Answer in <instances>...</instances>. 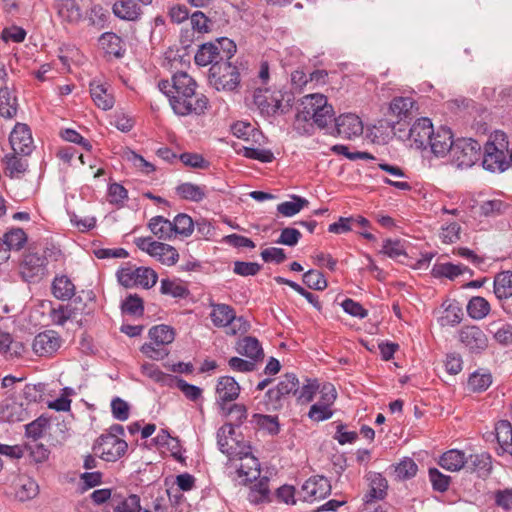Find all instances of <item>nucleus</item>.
I'll return each mask as SVG.
<instances>
[{
	"mask_svg": "<svg viewBox=\"0 0 512 512\" xmlns=\"http://www.w3.org/2000/svg\"><path fill=\"white\" fill-rule=\"evenodd\" d=\"M196 82L186 72H177L172 77V82L162 80L158 87L168 98L173 111L186 116L194 113L200 115L207 108L208 100L205 96L196 95Z\"/></svg>",
	"mask_w": 512,
	"mask_h": 512,
	"instance_id": "1",
	"label": "nucleus"
},
{
	"mask_svg": "<svg viewBox=\"0 0 512 512\" xmlns=\"http://www.w3.org/2000/svg\"><path fill=\"white\" fill-rule=\"evenodd\" d=\"M510 164L507 136L503 131H494L485 143L482 166L491 172H503Z\"/></svg>",
	"mask_w": 512,
	"mask_h": 512,
	"instance_id": "2",
	"label": "nucleus"
},
{
	"mask_svg": "<svg viewBox=\"0 0 512 512\" xmlns=\"http://www.w3.org/2000/svg\"><path fill=\"white\" fill-rule=\"evenodd\" d=\"M481 156V145L474 139L462 138L454 142L451 163L460 169L472 167Z\"/></svg>",
	"mask_w": 512,
	"mask_h": 512,
	"instance_id": "3",
	"label": "nucleus"
},
{
	"mask_svg": "<svg viewBox=\"0 0 512 512\" xmlns=\"http://www.w3.org/2000/svg\"><path fill=\"white\" fill-rule=\"evenodd\" d=\"M209 82L218 91H233L240 83V75L236 66L224 61L210 67Z\"/></svg>",
	"mask_w": 512,
	"mask_h": 512,
	"instance_id": "4",
	"label": "nucleus"
},
{
	"mask_svg": "<svg viewBox=\"0 0 512 512\" xmlns=\"http://www.w3.org/2000/svg\"><path fill=\"white\" fill-rule=\"evenodd\" d=\"M118 281L126 288L141 286L145 289L153 287L158 279L157 273L147 267L122 268L117 273Z\"/></svg>",
	"mask_w": 512,
	"mask_h": 512,
	"instance_id": "5",
	"label": "nucleus"
},
{
	"mask_svg": "<svg viewBox=\"0 0 512 512\" xmlns=\"http://www.w3.org/2000/svg\"><path fill=\"white\" fill-rule=\"evenodd\" d=\"M235 430L231 423L224 424L217 431V444L220 451L225 454L230 461H233L239 455H245L248 451V444L234 437Z\"/></svg>",
	"mask_w": 512,
	"mask_h": 512,
	"instance_id": "6",
	"label": "nucleus"
},
{
	"mask_svg": "<svg viewBox=\"0 0 512 512\" xmlns=\"http://www.w3.org/2000/svg\"><path fill=\"white\" fill-rule=\"evenodd\" d=\"M254 104L264 116L270 117L277 113H286L289 108V100L286 104L282 103V95L278 93H270L267 89H256L253 95Z\"/></svg>",
	"mask_w": 512,
	"mask_h": 512,
	"instance_id": "7",
	"label": "nucleus"
},
{
	"mask_svg": "<svg viewBox=\"0 0 512 512\" xmlns=\"http://www.w3.org/2000/svg\"><path fill=\"white\" fill-rule=\"evenodd\" d=\"M126 441L113 436L101 435L93 445L95 455L107 462H115L127 451Z\"/></svg>",
	"mask_w": 512,
	"mask_h": 512,
	"instance_id": "8",
	"label": "nucleus"
},
{
	"mask_svg": "<svg viewBox=\"0 0 512 512\" xmlns=\"http://www.w3.org/2000/svg\"><path fill=\"white\" fill-rule=\"evenodd\" d=\"M85 304L81 298H76L66 305H59L50 311L53 324L63 326L67 321H79L78 316L83 313Z\"/></svg>",
	"mask_w": 512,
	"mask_h": 512,
	"instance_id": "9",
	"label": "nucleus"
},
{
	"mask_svg": "<svg viewBox=\"0 0 512 512\" xmlns=\"http://www.w3.org/2000/svg\"><path fill=\"white\" fill-rule=\"evenodd\" d=\"M9 142L16 154L29 155L34 148L33 138L28 125L17 123L10 133Z\"/></svg>",
	"mask_w": 512,
	"mask_h": 512,
	"instance_id": "10",
	"label": "nucleus"
},
{
	"mask_svg": "<svg viewBox=\"0 0 512 512\" xmlns=\"http://www.w3.org/2000/svg\"><path fill=\"white\" fill-rule=\"evenodd\" d=\"M46 270V258L35 252H28L24 255L21 263V274L27 281L40 279Z\"/></svg>",
	"mask_w": 512,
	"mask_h": 512,
	"instance_id": "11",
	"label": "nucleus"
},
{
	"mask_svg": "<svg viewBox=\"0 0 512 512\" xmlns=\"http://www.w3.org/2000/svg\"><path fill=\"white\" fill-rule=\"evenodd\" d=\"M246 452L247 454L239 455L234 459L240 460V464L236 466V472L243 484L257 480L260 475V463L258 459L252 455L250 446H248V451Z\"/></svg>",
	"mask_w": 512,
	"mask_h": 512,
	"instance_id": "12",
	"label": "nucleus"
},
{
	"mask_svg": "<svg viewBox=\"0 0 512 512\" xmlns=\"http://www.w3.org/2000/svg\"><path fill=\"white\" fill-rule=\"evenodd\" d=\"M302 492L305 501L321 500L331 493V484L323 476H313L303 484Z\"/></svg>",
	"mask_w": 512,
	"mask_h": 512,
	"instance_id": "13",
	"label": "nucleus"
},
{
	"mask_svg": "<svg viewBox=\"0 0 512 512\" xmlns=\"http://www.w3.org/2000/svg\"><path fill=\"white\" fill-rule=\"evenodd\" d=\"M337 134L345 139L359 137L363 133L361 119L352 113L342 114L335 119Z\"/></svg>",
	"mask_w": 512,
	"mask_h": 512,
	"instance_id": "14",
	"label": "nucleus"
},
{
	"mask_svg": "<svg viewBox=\"0 0 512 512\" xmlns=\"http://www.w3.org/2000/svg\"><path fill=\"white\" fill-rule=\"evenodd\" d=\"M460 341L471 351L481 352L486 349L488 339L485 333L477 326H465L459 333Z\"/></svg>",
	"mask_w": 512,
	"mask_h": 512,
	"instance_id": "15",
	"label": "nucleus"
},
{
	"mask_svg": "<svg viewBox=\"0 0 512 512\" xmlns=\"http://www.w3.org/2000/svg\"><path fill=\"white\" fill-rule=\"evenodd\" d=\"M61 346V338L54 331L39 333L33 340V351L39 356H49L55 353Z\"/></svg>",
	"mask_w": 512,
	"mask_h": 512,
	"instance_id": "16",
	"label": "nucleus"
},
{
	"mask_svg": "<svg viewBox=\"0 0 512 512\" xmlns=\"http://www.w3.org/2000/svg\"><path fill=\"white\" fill-rule=\"evenodd\" d=\"M454 142L455 141L452 140L451 130L446 127H441L437 132L432 131L428 145H430L431 151L435 156L443 157L446 153H451Z\"/></svg>",
	"mask_w": 512,
	"mask_h": 512,
	"instance_id": "17",
	"label": "nucleus"
},
{
	"mask_svg": "<svg viewBox=\"0 0 512 512\" xmlns=\"http://www.w3.org/2000/svg\"><path fill=\"white\" fill-rule=\"evenodd\" d=\"M433 125L430 119H418L410 128L409 139L417 149L426 148L431 138Z\"/></svg>",
	"mask_w": 512,
	"mask_h": 512,
	"instance_id": "18",
	"label": "nucleus"
},
{
	"mask_svg": "<svg viewBox=\"0 0 512 512\" xmlns=\"http://www.w3.org/2000/svg\"><path fill=\"white\" fill-rule=\"evenodd\" d=\"M194 61L198 66H213L223 61V55L220 53V45L214 42L202 44L195 54Z\"/></svg>",
	"mask_w": 512,
	"mask_h": 512,
	"instance_id": "19",
	"label": "nucleus"
},
{
	"mask_svg": "<svg viewBox=\"0 0 512 512\" xmlns=\"http://www.w3.org/2000/svg\"><path fill=\"white\" fill-rule=\"evenodd\" d=\"M328 103L326 96L322 94H309L302 98V110L298 113V119L309 121L311 118Z\"/></svg>",
	"mask_w": 512,
	"mask_h": 512,
	"instance_id": "20",
	"label": "nucleus"
},
{
	"mask_svg": "<svg viewBox=\"0 0 512 512\" xmlns=\"http://www.w3.org/2000/svg\"><path fill=\"white\" fill-rule=\"evenodd\" d=\"M367 480L369 489L364 496V502L368 504L375 500H382L386 496L388 487L386 479L380 473L371 472L368 474Z\"/></svg>",
	"mask_w": 512,
	"mask_h": 512,
	"instance_id": "21",
	"label": "nucleus"
},
{
	"mask_svg": "<svg viewBox=\"0 0 512 512\" xmlns=\"http://www.w3.org/2000/svg\"><path fill=\"white\" fill-rule=\"evenodd\" d=\"M496 439L499 444L497 450L499 455L508 454L512 456V425L507 420H501L495 427Z\"/></svg>",
	"mask_w": 512,
	"mask_h": 512,
	"instance_id": "22",
	"label": "nucleus"
},
{
	"mask_svg": "<svg viewBox=\"0 0 512 512\" xmlns=\"http://www.w3.org/2000/svg\"><path fill=\"white\" fill-rule=\"evenodd\" d=\"M416 102L412 97H395L390 103V112L399 121L406 120L414 116Z\"/></svg>",
	"mask_w": 512,
	"mask_h": 512,
	"instance_id": "23",
	"label": "nucleus"
},
{
	"mask_svg": "<svg viewBox=\"0 0 512 512\" xmlns=\"http://www.w3.org/2000/svg\"><path fill=\"white\" fill-rule=\"evenodd\" d=\"M239 392L240 386L233 377L224 376L218 380L216 387L218 401L222 403L233 401L239 396Z\"/></svg>",
	"mask_w": 512,
	"mask_h": 512,
	"instance_id": "24",
	"label": "nucleus"
},
{
	"mask_svg": "<svg viewBox=\"0 0 512 512\" xmlns=\"http://www.w3.org/2000/svg\"><path fill=\"white\" fill-rule=\"evenodd\" d=\"M55 8L59 17L68 23H78L82 12L75 0H55Z\"/></svg>",
	"mask_w": 512,
	"mask_h": 512,
	"instance_id": "25",
	"label": "nucleus"
},
{
	"mask_svg": "<svg viewBox=\"0 0 512 512\" xmlns=\"http://www.w3.org/2000/svg\"><path fill=\"white\" fill-rule=\"evenodd\" d=\"M465 467L476 472L479 477H487L492 470V460L488 453L471 454L467 457Z\"/></svg>",
	"mask_w": 512,
	"mask_h": 512,
	"instance_id": "26",
	"label": "nucleus"
},
{
	"mask_svg": "<svg viewBox=\"0 0 512 512\" xmlns=\"http://www.w3.org/2000/svg\"><path fill=\"white\" fill-rule=\"evenodd\" d=\"M112 509L114 512H140V497L136 494L124 497L115 492L112 497Z\"/></svg>",
	"mask_w": 512,
	"mask_h": 512,
	"instance_id": "27",
	"label": "nucleus"
},
{
	"mask_svg": "<svg viewBox=\"0 0 512 512\" xmlns=\"http://www.w3.org/2000/svg\"><path fill=\"white\" fill-rule=\"evenodd\" d=\"M236 350L239 354L253 361L262 359L264 356L260 342L255 337L251 336H246L239 340L236 345Z\"/></svg>",
	"mask_w": 512,
	"mask_h": 512,
	"instance_id": "28",
	"label": "nucleus"
},
{
	"mask_svg": "<svg viewBox=\"0 0 512 512\" xmlns=\"http://www.w3.org/2000/svg\"><path fill=\"white\" fill-rule=\"evenodd\" d=\"M112 10L116 17L128 21L137 20L141 14L135 0H119L113 4Z\"/></svg>",
	"mask_w": 512,
	"mask_h": 512,
	"instance_id": "29",
	"label": "nucleus"
},
{
	"mask_svg": "<svg viewBox=\"0 0 512 512\" xmlns=\"http://www.w3.org/2000/svg\"><path fill=\"white\" fill-rule=\"evenodd\" d=\"M299 381L294 374H286L277 386L268 391L271 399L280 400L282 397L290 393L296 394L298 392Z\"/></svg>",
	"mask_w": 512,
	"mask_h": 512,
	"instance_id": "30",
	"label": "nucleus"
},
{
	"mask_svg": "<svg viewBox=\"0 0 512 512\" xmlns=\"http://www.w3.org/2000/svg\"><path fill=\"white\" fill-rule=\"evenodd\" d=\"M379 168L381 170L387 172L390 175V177H392V178L384 177L383 178L384 183L389 184V185H391L397 189H400V190H404V191L411 190V185L407 181L396 180V179H400V178H406L404 171L399 166L390 165L387 163H380Z\"/></svg>",
	"mask_w": 512,
	"mask_h": 512,
	"instance_id": "31",
	"label": "nucleus"
},
{
	"mask_svg": "<svg viewBox=\"0 0 512 512\" xmlns=\"http://www.w3.org/2000/svg\"><path fill=\"white\" fill-rule=\"evenodd\" d=\"M467 457L463 451L451 449L445 452L439 460V465L448 471H459L465 467Z\"/></svg>",
	"mask_w": 512,
	"mask_h": 512,
	"instance_id": "32",
	"label": "nucleus"
},
{
	"mask_svg": "<svg viewBox=\"0 0 512 512\" xmlns=\"http://www.w3.org/2000/svg\"><path fill=\"white\" fill-rule=\"evenodd\" d=\"M90 93L95 105L103 110H109L114 105V97L103 84H90Z\"/></svg>",
	"mask_w": 512,
	"mask_h": 512,
	"instance_id": "33",
	"label": "nucleus"
},
{
	"mask_svg": "<svg viewBox=\"0 0 512 512\" xmlns=\"http://www.w3.org/2000/svg\"><path fill=\"white\" fill-rule=\"evenodd\" d=\"M39 488L37 483L26 476L18 478L15 486V496L20 501H27L37 496Z\"/></svg>",
	"mask_w": 512,
	"mask_h": 512,
	"instance_id": "34",
	"label": "nucleus"
},
{
	"mask_svg": "<svg viewBox=\"0 0 512 512\" xmlns=\"http://www.w3.org/2000/svg\"><path fill=\"white\" fill-rule=\"evenodd\" d=\"M52 294L59 300L71 299L75 294V285L67 276H57L52 283Z\"/></svg>",
	"mask_w": 512,
	"mask_h": 512,
	"instance_id": "35",
	"label": "nucleus"
},
{
	"mask_svg": "<svg viewBox=\"0 0 512 512\" xmlns=\"http://www.w3.org/2000/svg\"><path fill=\"white\" fill-rule=\"evenodd\" d=\"M494 294L499 300L512 296V271H502L495 276Z\"/></svg>",
	"mask_w": 512,
	"mask_h": 512,
	"instance_id": "36",
	"label": "nucleus"
},
{
	"mask_svg": "<svg viewBox=\"0 0 512 512\" xmlns=\"http://www.w3.org/2000/svg\"><path fill=\"white\" fill-rule=\"evenodd\" d=\"M248 500L253 504L270 502L269 479L263 477L250 487Z\"/></svg>",
	"mask_w": 512,
	"mask_h": 512,
	"instance_id": "37",
	"label": "nucleus"
},
{
	"mask_svg": "<svg viewBox=\"0 0 512 512\" xmlns=\"http://www.w3.org/2000/svg\"><path fill=\"white\" fill-rule=\"evenodd\" d=\"M212 311L210 313L213 324L217 327H224L234 317V309L227 304H212Z\"/></svg>",
	"mask_w": 512,
	"mask_h": 512,
	"instance_id": "38",
	"label": "nucleus"
},
{
	"mask_svg": "<svg viewBox=\"0 0 512 512\" xmlns=\"http://www.w3.org/2000/svg\"><path fill=\"white\" fill-rule=\"evenodd\" d=\"M148 228L159 239L167 240L171 239L173 236L171 221L163 216H155L151 218L148 223Z\"/></svg>",
	"mask_w": 512,
	"mask_h": 512,
	"instance_id": "39",
	"label": "nucleus"
},
{
	"mask_svg": "<svg viewBox=\"0 0 512 512\" xmlns=\"http://www.w3.org/2000/svg\"><path fill=\"white\" fill-rule=\"evenodd\" d=\"M150 342L156 346H165L174 341V330L167 325H157L149 330Z\"/></svg>",
	"mask_w": 512,
	"mask_h": 512,
	"instance_id": "40",
	"label": "nucleus"
},
{
	"mask_svg": "<svg viewBox=\"0 0 512 512\" xmlns=\"http://www.w3.org/2000/svg\"><path fill=\"white\" fill-rule=\"evenodd\" d=\"M5 173L11 178H19L27 170L26 160L18 158L15 154H7L3 158Z\"/></svg>",
	"mask_w": 512,
	"mask_h": 512,
	"instance_id": "41",
	"label": "nucleus"
},
{
	"mask_svg": "<svg viewBox=\"0 0 512 512\" xmlns=\"http://www.w3.org/2000/svg\"><path fill=\"white\" fill-rule=\"evenodd\" d=\"M490 309L489 302L480 296L472 297L467 304V313L475 320L485 318L489 314Z\"/></svg>",
	"mask_w": 512,
	"mask_h": 512,
	"instance_id": "42",
	"label": "nucleus"
},
{
	"mask_svg": "<svg viewBox=\"0 0 512 512\" xmlns=\"http://www.w3.org/2000/svg\"><path fill=\"white\" fill-rule=\"evenodd\" d=\"M464 270H466V267H463L462 265H456L450 262L436 263L431 270V274L435 278L446 277L453 280L461 275Z\"/></svg>",
	"mask_w": 512,
	"mask_h": 512,
	"instance_id": "43",
	"label": "nucleus"
},
{
	"mask_svg": "<svg viewBox=\"0 0 512 512\" xmlns=\"http://www.w3.org/2000/svg\"><path fill=\"white\" fill-rule=\"evenodd\" d=\"M17 100L14 95L7 89H0V115L11 119L17 113Z\"/></svg>",
	"mask_w": 512,
	"mask_h": 512,
	"instance_id": "44",
	"label": "nucleus"
},
{
	"mask_svg": "<svg viewBox=\"0 0 512 512\" xmlns=\"http://www.w3.org/2000/svg\"><path fill=\"white\" fill-rule=\"evenodd\" d=\"M292 201H286L278 204L277 211L285 217H292L298 214L304 207H307L309 201L303 197L292 195Z\"/></svg>",
	"mask_w": 512,
	"mask_h": 512,
	"instance_id": "45",
	"label": "nucleus"
},
{
	"mask_svg": "<svg viewBox=\"0 0 512 512\" xmlns=\"http://www.w3.org/2000/svg\"><path fill=\"white\" fill-rule=\"evenodd\" d=\"M176 191L181 198L194 202H199L206 196L205 187L188 182L177 186Z\"/></svg>",
	"mask_w": 512,
	"mask_h": 512,
	"instance_id": "46",
	"label": "nucleus"
},
{
	"mask_svg": "<svg viewBox=\"0 0 512 512\" xmlns=\"http://www.w3.org/2000/svg\"><path fill=\"white\" fill-rule=\"evenodd\" d=\"M152 257L156 258L164 265L172 266L178 261L179 254L173 246L159 242L157 249L153 253Z\"/></svg>",
	"mask_w": 512,
	"mask_h": 512,
	"instance_id": "47",
	"label": "nucleus"
},
{
	"mask_svg": "<svg viewBox=\"0 0 512 512\" xmlns=\"http://www.w3.org/2000/svg\"><path fill=\"white\" fill-rule=\"evenodd\" d=\"M492 384V376L487 371H476L468 379V386L473 392L487 390Z\"/></svg>",
	"mask_w": 512,
	"mask_h": 512,
	"instance_id": "48",
	"label": "nucleus"
},
{
	"mask_svg": "<svg viewBox=\"0 0 512 512\" xmlns=\"http://www.w3.org/2000/svg\"><path fill=\"white\" fill-rule=\"evenodd\" d=\"M23 350L22 343L13 341L9 333L0 331V353L13 357L21 355Z\"/></svg>",
	"mask_w": 512,
	"mask_h": 512,
	"instance_id": "49",
	"label": "nucleus"
},
{
	"mask_svg": "<svg viewBox=\"0 0 512 512\" xmlns=\"http://www.w3.org/2000/svg\"><path fill=\"white\" fill-rule=\"evenodd\" d=\"M142 372L145 376L151 378L153 381L157 383H161L162 385L172 386L176 377L165 374L154 364H144L142 365Z\"/></svg>",
	"mask_w": 512,
	"mask_h": 512,
	"instance_id": "50",
	"label": "nucleus"
},
{
	"mask_svg": "<svg viewBox=\"0 0 512 512\" xmlns=\"http://www.w3.org/2000/svg\"><path fill=\"white\" fill-rule=\"evenodd\" d=\"M173 235L179 234L188 237L193 232L194 223L190 216L187 214H178L173 221H171Z\"/></svg>",
	"mask_w": 512,
	"mask_h": 512,
	"instance_id": "51",
	"label": "nucleus"
},
{
	"mask_svg": "<svg viewBox=\"0 0 512 512\" xmlns=\"http://www.w3.org/2000/svg\"><path fill=\"white\" fill-rule=\"evenodd\" d=\"M26 241L25 232L20 229H12L4 235V239L2 242L5 244L6 249H8V253L10 254L11 249H20Z\"/></svg>",
	"mask_w": 512,
	"mask_h": 512,
	"instance_id": "52",
	"label": "nucleus"
},
{
	"mask_svg": "<svg viewBox=\"0 0 512 512\" xmlns=\"http://www.w3.org/2000/svg\"><path fill=\"white\" fill-rule=\"evenodd\" d=\"M462 320V310L459 306L449 304L439 318L441 326H455Z\"/></svg>",
	"mask_w": 512,
	"mask_h": 512,
	"instance_id": "53",
	"label": "nucleus"
},
{
	"mask_svg": "<svg viewBox=\"0 0 512 512\" xmlns=\"http://www.w3.org/2000/svg\"><path fill=\"white\" fill-rule=\"evenodd\" d=\"M100 43L107 53L113 54L116 57H121V38L115 33L107 32L100 37Z\"/></svg>",
	"mask_w": 512,
	"mask_h": 512,
	"instance_id": "54",
	"label": "nucleus"
},
{
	"mask_svg": "<svg viewBox=\"0 0 512 512\" xmlns=\"http://www.w3.org/2000/svg\"><path fill=\"white\" fill-rule=\"evenodd\" d=\"M303 282L310 289L324 290L327 287V281L323 274L317 270H309L303 275Z\"/></svg>",
	"mask_w": 512,
	"mask_h": 512,
	"instance_id": "55",
	"label": "nucleus"
},
{
	"mask_svg": "<svg viewBox=\"0 0 512 512\" xmlns=\"http://www.w3.org/2000/svg\"><path fill=\"white\" fill-rule=\"evenodd\" d=\"M122 310L130 315L141 316L144 311L143 301L137 295H129L122 304Z\"/></svg>",
	"mask_w": 512,
	"mask_h": 512,
	"instance_id": "56",
	"label": "nucleus"
},
{
	"mask_svg": "<svg viewBox=\"0 0 512 512\" xmlns=\"http://www.w3.org/2000/svg\"><path fill=\"white\" fill-rule=\"evenodd\" d=\"M417 465L412 459H404L395 467L396 477L404 480L416 475Z\"/></svg>",
	"mask_w": 512,
	"mask_h": 512,
	"instance_id": "57",
	"label": "nucleus"
},
{
	"mask_svg": "<svg viewBox=\"0 0 512 512\" xmlns=\"http://www.w3.org/2000/svg\"><path fill=\"white\" fill-rule=\"evenodd\" d=\"M47 425V419L42 417L37 418L25 426L26 436L34 441L38 440L43 435Z\"/></svg>",
	"mask_w": 512,
	"mask_h": 512,
	"instance_id": "58",
	"label": "nucleus"
},
{
	"mask_svg": "<svg viewBox=\"0 0 512 512\" xmlns=\"http://www.w3.org/2000/svg\"><path fill=\"white\" fill-rule=\"evenodd\" d=\"M243 155L249 159L259 160L263 163L272 162L274 155L270 150L254 147H243Z\"/></svg>",
	"mask_w": 512,
	"mask_h": 512,
	"instance_id": "59",
	"label": "nucleus"
},
{
	"mask_svg": "<svg viewBox=\"0 0 512 512\" xmlns=\"http://www.w3.org/2000/svg\"><path fill=\"white\" fill-rule=\"evenodd\" d=\"M504 207L505 205L501 200H488L480 205L479 213L485 217H492L501 214Z\"/></svg>",
	"mask_w": 512,
	"mask_h": 512,
	"instance_id": "60",
	"label": "nucleus"
},
{
	"mask_svg": "<svg viewBox=\"0 0 512 512\" xmlns=\"http://www.w3.org/2000/svg\"><path fill=\"white\" fill-rule=\"evenodd\" d=\"M160 290L161 293L171 295L175 298H181L187 294V289L184 286L168 279L161 280Z\"/></svg>",
	"mask_w": 512,
	"mask_h": 512,
	"instance_id": "61",
	"label": "nucleus"
},
{
	"mask_svg": "<svg viewBox=\"0 0 512 512\" xmlns=\"http://www.w3.org/2000/svg\"><path fill=\"white\" fill-rule=\"evenodd\" d=\"M129 409L128 403L119 397L111 401L112 415L119 421H125L129 418Z\"/></svg>",
	"mask_w": 512,
	"mask_h": 512,
	"instance_id": "62",
	"label": "nucleus"
},
{
	"mask_svg": "<svg viewBox=\"0 0 512 512\" xmlns=\"http://www.w3.org/2000/svg\"><path fill=\"white\" fill-rule=\"evenodd\" d=\"M334 118V110L330 104L322 107L317 113L311 118L313 122L319 127L324 128L332 122Z\"/></svg>",
	"mask_w": 512,
	"mask_h": 512,
	"instance_id": "63",
	"label": "nucleus"
},
{
	"mask_svg": "<svg viewBox=\"0 0 512 512\" xmlns=\"http://www.w3.org/2000/svg\"><path fill=\"white\" fill-rule=\"evenodd\" d=\"M495 503L498 507L509 511L512 509V489L506 488L503 490H497L494 493Z\"/></svg>",
	"mask_w": 512,
	"mask_h": 512,
	"instance_id": "64",
	"label": "nucleus"
}]
</instances>
